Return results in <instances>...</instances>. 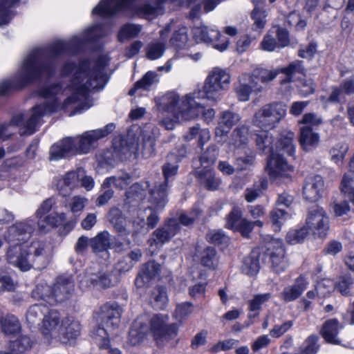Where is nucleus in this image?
Wrapping results in <instances>:
<instances>
[{"mask_svg": "<svg viewBox=\"0 0 354 354\" xmlns=\"http://www.w3.org/2000/svg\"><path fill=\"white\" fill-rule=\"evenodd\" d=\"M107 65L105 57L96 62L90 59L65 62L60 75L67 77L68 82L57 81L39 88L38 95L45 102L35 106L27 113L15 115L9 124L0 125V140L8 139L14 133L15 126L19 127L21 135L33 134L41 124L42 118L53 113L68 111L74 107L70 114L72 115L88 110L93 106L90 93L103 89L108 81L104 71Z\"/></svg>", "mask_w": 354, "mask_h": 354, "instance_id": "nucleus-1", "label": "nucleus"}, {"mask_svg": "<svg viewBox=\"0 0 354 354\" xmlns=\"http://www.w3.org/2000/svg\"><path fill=\"white\" fill-rule=\"evenodd\" d=\"M35 227L36 222L29 218L12 225L4 235L7 241L13 243L7 250L6 260L22 272L28 271L33 267L37 269L46 267L52 255V248L46 242L35 241L29 245L26 244Z\"/></svg>", "mask_w": 354, "mask_h": 354, "instance_id": "nucleus-3", "label": "nucleus"}, {"mask_svg": "<svg viewBox=\"0 0 354 354\" xmlns=\"http://www.w3.org/2000/svg\"><path fill=\"white\" fill-rule=\"evenodd\" d=\"M257 149L262 153L274 154L278 151H282L289 156H292L295 151V147L293 144L295 134L288 131L281 135L278 142L273 145V138L268 130L259 131L254 135Z\"/></svg>", "mask_w": 354, "mask_h": 354, "instance_id": "nucleus-8", "label": "nucleus"}, {"mask_svg": "<svg viewBox=\"0 0 354 354\" xmlns=\"http://www.w3.org/2000/svg\"><path fill=\"white\" fill-rule=\"evenodd\" d=\"M32 345L30 338L26 335L10 342L9 348L12 354H24L29 351Z\"/></svg>", "mask_w": 354, "mask_h": 354, "instance_id": "nucleus-53", "label": "nucleus"}, {"mask_svg": "<svg viewBox=\"0 0 354 354\" xmlns=\"http://www.w3.org/2000/svg\"><path fill=\"white\" fill-rule=\"evenodd\" d=\"M319 141V134L313 131L312 127L303 126L300 128L299 142L304 151H308L317 148Z\"/></svg>", "mask_w": 354, "mask_h": 354, "instance_id": "nucleus-34", "label": "nucleus"}, {"mask_svg": "<svg viewBox=\"0 0 354 354\" xmlns=\"http://www.w3.org/2000/svg\"><path fill=\"white\" fill-rule=\"evenodd\" d=\"M184 139L187 141H192L194 139H198V145L203 147L211 138L210 131L207 129H200L199 126H195L189 128V131L183 136Z\"/></svg>", "mask_w": 354, "mask_h": 354, "instance_id": "nucleus-42", "label": "nucleus"}, {"mask_svg": "<svg viewBox=\"0 0 354 354\" xmlns=\"http://www.w3.org/2000/svg\"><path fill=\"white\" fill-rule=\"evenodd\" d=\"M172 28V24H167L160 31V39L149 43L145 47L146 57L150 60L160 59L166 49V41Z\"/></svg>", "mask_w": 354, "mask_h": 354, "instance_id": "nucleus-26", "label": "nucleus"}, {"mask_svg": "<svg viewBox=\"0 0 354 354\" xmlns=\"http://www.w3.org/2000/svg\"><path fill=\"white\" fill-rule=\"evenodd\" d=\"M160 270V265L155 261H149L143 265L135 280L138 288H144L151 279L156 278Z\"/></svg>", "mask_w": 354, "mask_h": 354, "instance_id": "nucleus-33", "label": "nucleus"}, {"mask_svg": "<svg viewBox=\"0 0 354 354\" xmlns=\"http://www.w3.org/2000/svg\"><path fill=\"white\" fill-rule=\"evenodd\" d=\"M308 234L309 233L305 226L299 229L291 230L286 235V241L291 245L300 243L304 241Z\"/></svg>", "mask_w": 354, "mask_h": 354, "instance_id": "nucleus-62", "label": "nucleus"}, {"mask_svg": "<svg viewBox=\"0 0 354 354\" xmlns=\"http://www.w3.org/2000/svg\"><path fill=\"white\" fill-rule=\"evenodd\" d=\"M309 284L307 279L301 275L297 277L292 286L286 287L281 293V298L286 302H290L298 299Z\"/></svg>", "mask_w": 354, "mask_h": 354, "instance_id": "nucleus-32", "label": "nucleus"}, {"mask_svg": "<svg viewBox=\"0 0 354 354\" xmlns=\"http://www.w3.org/2000/svg\"><path fill=\"white\" fill-rule=\"evenodd\" d=\"M147 321L146 316H140L133 323L128 337V342L131 345L139 344L145 338L149 330V327L146 324Z\"/></svg>", "mask_w": 354, "mask_h": 354, "instance_id": "nucleus-31", "label": "nucleus"}, {"mask_svg": "<svg viewBox=\"0 0 354 354\" xmlns=\"http://www.w3.org/2000/svg\"><path fill=\"white\" fill-rule=\"evenodd\" d=\"M261 91L262 87L258 83V78L250 73L241 74L234 87L236 96L240 102H248L252 94H258Z\"/></svg>", "mask_w": 354, "mask_h": 354, "instance_id": "nucleus-18", "label": "nucleus"}, {"mask_svg": "<svg viewBox=\"0 0 354 354\" xmlns=\"http://www.w3.org/2000/svg\"><path fill=\"white\" fill-rule=\"evenodd\" d=\"M188 29L185 26L179 27L174 32L170 39L171 44L176 48H183L188 41Z\"/></svg>", "mask_w": 354, "mask_h": 354, "instance_id": "nucleus-60", "label": "nucleus"}, {"mask_svg": "<svg viewBox=\"0 0 354 354\" xmlns=\"http://www.w3.org/2000/svg\"><path fill=\"white\" fill-rule=\"evenodd\" d=\"M286 115V106L281 102L266 104L259 109L252 118V124L263 130L277 127Z\"/></svg>", "mask_w": 354, "mask_h": 354, "instance_id": "nucleus-10", "label": "nucleus"}, {"mask_svg": "<svg viewBox=\"0 0 354 354\" xmlns=\"http://www.w3.org/2000/svg\"><path fill=\"white\" fill-rule=\"evenodd\" d=\"M194 311V305L191 302H183L176 306L174 316L178 321H182Z\"/></svg>", "mask_w": 354, "mask_h": 354, "instance_id": "nucleus-64", "label": "nucleus"}, {"mask_svg": "<svg viewBox=\"0 0 354 354\" xmlns=\"http://www.w3.org/2000/svg\"><path fill=\"white\" fill-rule=\"evenodd\" d=\"M272 297L271 293L267 292L263 294H258L254 296L253 299L249 301L248 319H253L259 315L261 305L268 301Z\"/></svg>", "mask_w": 354, "mask_h": 354, "instance_id": "nucleus-48", "label": "nucleus"}, {"mask_svg": "<svg viewBox=\"0 0 354 354\" xmlns=\"http://www.w3.org/2000/svg\"><path fill=\"white\" fill-rule=\"evenodd\" d=\"M19 0H0V25L8 24L12 19V8Z\"/></svg>", "mask_w": 354, "mask_h": 354, "instance_id": "nucleus-56", "label": "nucleus"}, {"mask_svg": "<svg viewBox=\"0 0 354 354\" xmlns=\"http://www.w3.org/2000/svg\"><path fill=\"white\" fill-rule=\"evenodd\" d=\"M151 302L153 308L156 309H162L167 304L168 297L167 292L162 287L156 288L151 296Z\"/></svg>", "mask_w": 354, "mask_h": 354, "instance_id": "nucleus-58", "label": "nucleus"}, {"mask_svg": "<svg viewBox=\"0 0 354 354\" xmlns=\"http://www.w3.org/2000/svg\"><path fill=\"white\" fill-rule=\"evenodd\" d=\"M354 284V272H346L341 274L335 284V288L344 296H351V288Z\"/></svg>", "mask_w": 354, "mask_h": 354, "instance_id": "nucleus-45", "label": "nucleus"}, {"mask_svg": "<svg viewBox=\"0 0 354 354\" xmlns=\"http://www.w3.org/2000/svg\"><path fill=\"white\" fill-rule=\"evenodd\" d=\"M115 129L112 123L107 124L102 129L88 131L80 136L73 138L75 140V149L76 154H85L95 148L99 139L108 136Z\"/></svg>", "mask_w": 354, "mask_h": 354, "instance_id": "nucleus-14", "label": "nucleus"}, {"mask_svg": "<svg viewBox=\"0 0 354 354\" xmlns=\"http://www.w3.org/2000/svg\"><path fill=\"white\" fill-rule=\"evenodd\" d=\"M110 32V27L95 25L68 41L58 40L47 48L34 49L24 58L15 75L0 83V95H6L12 90L53 77L59 55L76 53L88 42L95 41Z\"/></svg>", "mask_w": 354, "mask_h": 354, "instance_id": "nucleus-2", "label": "nucleus"}, {"mask_svg": "<svg viewBox=\"0 0 354 354\" xmlns=\"http://www.w3.org/2000/svg\"><path fill=\"white\" fill-rule=\"evenodd\" d=\"M168 160L169 161H173L175 160V162H167L165 163L162 167V172L165 176V181L163 183H161L158 185H155V187L152 189H156V191L164 188L165 189V195L167 196V180L171 178L172 176H175L177 174L178 166L177 165V162L180 160V158L177 157V156L173 152L171 153L168 156Z\"/></svg>", "mask_w": 354, "mask_h": 354, "instance_id": "nucleus-38", "label": "nucleus"}, {"mask_svg": "<svg viewBox=\"0 0 354 354\" xmlns=\"http://www.w3.org/2000/svg\"><path fill=\"white\" fill-rule=\"evenodd\" d=\"M84 175V169L78 168L66 172L56 180V187L62 196H68L72 191L80 187V178Z\"/></svg>", "mask_w": 354, "mask_h": 354, "instance_id": "nucleus-23", "label": "nucleus"}, {"mask_svg": "<svg viewBox=\"0 0 354 354\" xmlns=\"http://www.w3.org/2000/svg\"><path fill=\"white\" fill-rule=\"evenodd\" d=\"M222 0H171L176 6L191 8L189 17L194 19L201 13L203 1L204 11H212ZM167 0H109V17L124 13L128 17L138 16L151 19L163 13Z\"/></svg>", "mask_w": 354, "mask_h": 354, "instance_id": "nucleus-4", "label": "nucleus"}, {"mask_svg": "<svg viewBox=\"0 0 354 354\" xmlns=\"http://www.w3.org/2000/svg\"><path fill=\"white\" fill-rule=\"evenodd\" d=\"M259 252L257 250H252L243 261L242 272L247 275L254 276L259 272Z\"/></svg>", "mask_w": 354, "mask_h": 354, "instance_id": "nucleus-40", "label": "nucleus"}, {"mask_svg": "<svg viewBox=\"0 0 354 354\" xmlns=\"http://www.w3.org/2000/svg\"><path fill=\"white\" fill-rule=\"evenodd\" d=\"M158 135L159 129L157 127L152 124L146 126L141 133L142 145H139L138 140L128 138L125 142L126 146H122L120 151L126 156L133 154L137 157L142 154L145 157H149L154 153L156 139Z\"/></svg>", "mask_w": 354, "mask_h": 354, "instance_id": "nucleus-9", "label": "nucleus"}, {"mask_svg": "<svg viewBox=\"0 0 354 354\" xmlns=\"http://www.w3.org/2000/svg\"><path fill=\"white\" fill-rule=\"evenodd\" d=\"M340 189L354 205V171H350L349 167L348 172L344 174L342 179Z\"/></svg>", "mask_w": 354, "mask_h": 354, "instance_id": "nucleus-47", "label": "nucleus"}, {"mask_svg": "<svg viewBox=\"0 0 354 354\" xmlns=\"http://www.w3.org/2000/svg\"><path fill=\"white\" fill-rule=\"evenodd\" d=\"M149 187L148 183L146 182L143 185L140 183H134L131 186L129 189L126 192V196L129 201H142L146 195V188Z\"/></svg>", "mask_w": 354, "mask_h": 354, "instance_id": "nucleus-59", "label": "nucleus"}, {"mask_svg": "<svg viewBox=\"0 0 354 354\" xmlns=\"http://www.w3.org/2000/svg\"><path fill=\"white\" fill-rule=\"evenodd\" d=\"M88 204V199L84 196L77 195L69 198L65 207L76 218L80 216L85 207Z\"/></svg>", "mask_w": 354, "mask_h": 354, "instance_id": "nucleus-46", "label": "nucleus"}, {"mask_svg": "<svg viewBox=\"0 0 354 354\" xmlns=\"http://www.w3.org/2000/svg\"><path fill=\"white\" fill-rule=\"evenodd\" d=\"M66 219V215L64 213L53 212L46 215L43 218L37 221V226L40 232L46 233L50 228H53L61 225Z\"/></svg>", "mask_w": 354, "mask_h": 354, "instance_id": "nucleus-39", "label": "nucleus"}, {"mask_svg": "<svg viewBox=\"0 0 354 354\" xmlns=\"http://www.w3.org/2000/svg\"><path fill=\"white\" fill-rule=\"evenodd\" d=\"M62 318L59 312L55 309L48 308L39 324V330L44 339L49 343L56 342L59 337Z\"/></svg>", "mask_w": 354, "mask_h": 354, "instance_id": "nucleus-16", "label": "nucleus"}, {"mask_svg": "<svg viewBox=\"0 0 354 354\" xmlns=\"http://www.w3.org/2000/svg\"><path fill=\"white\" fill-rule=\"evenodd\" d=\"M142 30V26L135 24H127L123 25L118 32V38L119 41L123 42L125 40L133 39L139 35Z\"/></svg>", "mask_w": 354, "mask_h": 354, "instance_id": "nucleus-51", "label": "nucleus"}, {"mask_svg": "<svg viewBox=\"0 0 354 354\" xmlns=\"http://www.w3.org/2000/svg\"><path fill=\"white\" fill-rule=\"evenodd\" d=\"M268 12L266 10L260 8L258 6H254V10L251 13V18L253 21L252 29L258 32L259 35L267 22Z\"/></svg>", "mask_w": 354, "mask_h": 354, "instance_id": "nucleus-50", "label": "nucleus"}, {"mask_svg": "<svg viewBox=\"0 0 354 354\" xmlns=\"http://www.w3.org/2000/svg\"><path fill=\"white\" fill-rule=\"evenodd\" d=\"M279 70V73H283L286 75L285 80H282V83L286 82H291L292 76L296 73H302L304 68L301 65V62L297 61L292 62L287 67L281 68Z\"/></svg>", "mask_w": 354, "mask_h": 354, "instance_id": "nucleus-63", "label": "nucleus"}, {"mask_svg": "<svg viewBox=\"0 0 354 354\" xmlns=\"http://www.w3.org/2000/svg\"><path fill=\"white\" fill-rule=\"evenodd\" d=\"M241 216V210L234 207L227 216L225 226L228 229L240 232L243 236L248 237L254 228V223Z\"/></svg>", "mask_w": 354, "mask_h": 354, "instance_id": "nucleus-24", "label": "nucleus"}, {"mask_svg": "<svg viewBox=\"0 0 354 354\" xmlns=\"http://www.w3.org/2000/svg\"><path fill=\"white\" fill-rule=\"evenodd\" d=\"M206 97H187V94L181 100L178 93L171 91L161 97L155 98L156 106L159 111L160 124L166 129L172 130L176 124L183 120H189L203 115L208 124L215 116L214 109H205L197 100Z\"/></svg>", "mask_w": 354, "mask_h": 354, "instance_id": "nucleus-5", "label": "nucleus"}, {"mask_svg": "<svg viewBox=\"0 0 354 354\" xmlns=\"http://www.w3.org/2000/svg\"><path fill=\"white\" fill-rule=\"evenodd\" d=\"M53 288L46 283L37 284L32 292V297L35 299H43L50 304H53Z\"/></svg>", "mask_w": 354, "mask_h": 354, "instance_id": "nucleus-49", "label": "nucleus"}, {"mask_svg": "<svg viewBox=\"0 0 354 354\" xmlns=\"http://www.w3.org/2000/svg\"><path fill=\"white\" fill-rule=\"evenodd\" d=\"M168 320L169 316L164 314H156L150 320V329L158 346H174L177 343L179 325H167Z\"/></svg>", "mask_w": 354, "mask_h": 354, "instance_id": "nucleus-11", "label": "nucleus"}, {"mask_svg": "<svg viewBox=\"0 0 354 354\" xmlns=\"http://www.w3.org/2000/svg\"><path fill=\"white\" fill-rule=\"evenodd\" d=\"M249 143V129L245 126L238 127L232 131L228 145L234 149H245Z\"/></svg>", "mask_w": 354, "mask_h": 354, "instance_id": "nucleus-37", "label": "nucleus"}, {"mask_svg": "<svg viewBox=\"0 0 354 354\" xmlns=\"http://www.w3.org/2000/svg\"><path fill=\"white\" fill-rule=\"evenodd\" d=\"M158 82V75L156 72L148 71L143 77L138 81L134 87L129 91L130 95H133L136 90L142 88L148 90L155 83Z\"/></svg>", "mask_w": 354, "mask_h": 354, "instance_id": "nucleus-54", "label": "nucleus"}, {"mask_svg": "<svg viewBox=\"0 0 354 354\" xmlns=\"http://www.w3.org/2000/svg\"><path fill=\"white\" fill-rule=\"evenodd\" d=\"M50 154L51 160H53L77 155L75 149V140L73 137H68L54 144L50 147Z\"/></svg>", "mask_w": 354, "mask_h": 354, "instance_id": "nucleus-30", "label": "nucleus"}, {"mask_svg": "<svg viewBox=\"0 0 354 354\" xmlns=\"http://www.w3.org/2000/svg\"><path fill=\"white\" fill-rule=\"evenodd\" d=\"M324 182L321 176L316 175L306 178L303 187L304 198L309 201H317L322 196Z\"/></svg>", "mask_w": 354, "mask_h": 354, "instance_id": "nucleus-29", "label": "nucleus"}, {"mask_svg": "<svg viewBox=\"0 0 354 354\" xmlns=\"http://www.w3.org/2000/svg\"><path fill=\"white\" fill-rule=\"evenodd\" d=\"M49 308L43 304H35L30 306L27 310L26 317L30 326L39 324Z\"/></svg>", "mask_w": 354, "mask_h": 354, "instance_id": "nucleus-44", "label": "nucleus"}, {"mask_svg": "<svg viewBox=\"0 0 354 354\" xmlns=\"http://www.w3.org/2000/svg\"><path fill=\"white\" fill-rule=\"evenodd\" d=\"M111 236L106 230L101 232L95 237L90 239V246L93 252L96 254L104 252L107 255L108 250L111 248Z\"/></svg>", "mask_w": 354, "mask_h": 354, "instance_id": "nucleus-36", "label": "nucleus"}, {"mask_svg": "<svg viewBox=\"0 0 354 354\" xmlns=\"http://www.w3.org/2000/svg\"><path fill=\"white\" fill-rule=\"evenodd\" d=\"M132 181V178L129 174L125 172H120L115 176L106 178L102 184V188L111 187V185L120 189H124Z\"/></svg>", "mask_w": 354, "mask_h": 354, "instance_id": "nucleus-43", "label": "nucleus"}, {"mask_svg": "<svg viewBox=\"0 0 354 354\" xmlns=\"http://www.w3.org/2000/svg\"><path fill=\"white\" fill-rule=\"evenodd\" d=\"M239 113L227 110L220 114L218 127L215 129V137L218 142H222L229 131L240 120Z\"/></svg>", "mask_w": 354, "mask_h": 354, "instance_id": "nucleus-27", "label": "nucleus"}, {"mask_svg": "<svg viewBox=\"0 0 354 354\" xmlns=\"http://www.w3.org/2000/svg\"><path fill=\"white\" fill-rule=\"evenodd\" d=\"M343 326L337 319H330L324 322L321 330V335L325 341L332 344H340L341 341L337 337Z\"/></svg>", "mask_w": 354, "mask_h": 354, "instance_id": "nucleus-35", "label": "nucleus"}, {"mask_svg": "<svg viewBox=\"0 0 354 354\" xmlns=\"http://www.w3.org/2000/svg\"><path fill=\"white\" fill-rule=\"evenodd\" d=\"M217 155V147L214 145H210L201 156V167L198 168L195 171L196 176L209 190L212 191L218 189L221 184V178L215 176L212 168Z\"/></svg>", "mask_w": 354, "mask_h": 354, "instance_id": "nucleus-12", "label": "nucleus"}, {"mask_svg": "<svg viewBox=\"0 0 354 354\" xmlns=\"http://www.w3.org/2000/svg\"><path fill=\"white\" fill-rule=\"evenodd\" d=\"M266 170L272 179L277 180L291 177L294 168L281 155L276 153L268 158Z\"/></svg>", "mask_w": 354, "mask_h": 354, "instance_id": "nucleus-21", "label": "nucleus"}, {"mask_svg": "<svg viewBox=\"0 0 354 354\" xmlns=\"http://www.w3.org/2000/svg\"><path fill=\"white\" fill-rule=\"evenodd\" d=\"M231 75L224 68H213L208 73L202 90H195L187 94V97H206L208 100L219 101L230 88Z\"/></svg>", "mask_w": 354, "mask_h": 354, "instance_id": "nucleus-7", "label": "nucleus"}, {"mask_svg": "<svg viewBox=\"0 0 354 354\" xmlns=\"http://www.w3.org/2000/svg\"><path fill=\"white\" fill-rule=\"evenodd\" d=\"M290 218L288 213L281 209H274L270 212V218L273 230L276 232L281 230V225Z\"/></svg>", "mask_w": 354, "mask_h": 354, "instance_id": "nucleus-61", "label": "nucleus"}, {"mask_svg": "<svg viewBox=\"0 0 354 354\" xmlns=\"http://www.w3.org/2000/svg\"><path fill=\"white\" fill-rule=\"evenodd\" d=\"M20 330L21 324L16 316L8 315L3 318L0 311V332L3 331L6 335H15Z\"/></svg>", "mask_w": 354, "mask_h": 354, "instance_id": "nucleus-41", "label": "nucleus"}, {"mask_svg": "<svg viewBox=\"0 0 354 354\" xmlns=\"http://www.w3.org/2000/svg\"><path fill=\"white\" fill-rule=\"evenodd\" d=\"M308 233L318 237L326 236L329 230V219L322 207H312L306 219V226Z\"/></svg>", "mask_w": 354, "mask_h": 354, "instance_id": "nucleus-17", "label": "nucleus"}, {"mask_svg": "<svg viewBox=\"0 0 354 354\" xmlns=\"http://www.w3.org/2000/svg\"><path fill=\"white\" fill-rule=\"evenodd\" d=\"M122 313L117 303H107L102 306L94 314L97 326L91 332V337L100 348H109L108 330L118 327Z\"/></svg>", "mask_w": 354, "mask_h": 354, "instance_id": "nucleus-6", "label": "nucleus"}, {"mask_svg": "<svg viewBox=\"0 0 354 354\" xmlns=\"http://www.w3.org/2000/svg\"><path fill=\"white\" fill-rule=\"evenodd\" d=\"M82 326L80 321L73 316H66L62 318L59 337L56 342L66 344H74L75 340L80 336Z\"/></svg>", "mask_w": 354, "mask_h": 354, "instance_id": "nucleus-19", "label": "nucleus"}, {"mask_svg": "<svg viewBox=\"0 0 354 354\" xmlns=\"http://www.w3.org/2000/svg\"><path fill=\"white\" fill-rule=\"evenodd\" d=\"M74 282L71 277L61 276L58 277L53 287L54 302H62L68 299L74 292Z\"/></svg>", "mask_w": 354, "mask_h": 354, "instance_id": "nucleus-28", "label": "nucleus"}, {"mask_svg": "<svg viewBox=\"0 0 354 354\" xmlns=\"http://www.w3.org/2000/svg\"><path fill=\"white\" fill-rule=\"evenodd\" d=\"M285 249L281 240L274 239L267 245L266 255L269 257L274 272L280 273L288 267Z\"/></svg>", "mask_w": 354, "mask_h": 354, "instance_id": "nucleus-22", "label": "nucleus"}, {"mask_svg": "<svg viewBox=\"0 0 354 354\" xmlns=\"http://www.w3.org/2000/svg\"><path fill=\"white\" fill-rule=\"evenodd\" d=\"M349 146L346 142L335 144L330 150V159L337 165H342Z\"/></svg>", "mask_w": 354, "mask_h": 354, "instance_id": "nucleus-52", "label": "nucleus"}, {"mask_svg": "<svg viewBox=\"0 0 354 354\" xmlns=\"http://www.w3.org/2000/svg\"><path fill=\"white\" fill-rule=\"evenodd\" d=\"M217 262L218 257L214 248L207 247L201 252V263L203 266L214 269L217 265Z\"/></svg>", "mask_w": 354, "mask_h": 354, "instance_id": "nucleus-57", "label": "nucleus"}, {"mask_svg": "<svg viewBox=\"0 0 354 354\" xmlns=\"http://www.w3.org/2000/svg\"><path fill=\"white\" fill-rule=\"evenodd\" d=\"M80 288L86 290L90 288H107L113 285L111 274L107 272H86L80 276Z\"/></svg>", "mask_w": 354, "mask_h": 354, "instance_id": "nucleus-25", "label": "nucleus"}, {"mask_svg": "<svg viewBox=\"0 0 354 354\" xmlns=\"http://www.w3.org/2000/svg\"><path fill=\"white\" fill-rule=\"evenodd\" d=\"M192 33L197 43L207 44L220 52L225 50L228 47V39L222 35L215 26L203 24L196 26L192 29Z\"/></svg>", "mask_w": 354, "mask_h": 354, "instance_id": "nucleus-13", "label": "nucleus"}, {"mask_svg": "<svg viewBox=\"0 0 354 354\" xmlns=\"http://www.w3.org/2000/svg\"><path fill=\"white\" fill-rule=\"evenodd\" d=\"M148 201L150 205L148 208L151 213L147 216V225L149 228H153L158 223L159 218L157 213L162 211L166 206L167 200L165 195V189L161 188L158 190L150 189Z\"/></svg>", "mask_w": 354, "mask_h": 354, "instance_id": "nucleus-20", "label": "nucleus"}, {"mask_svg": "<svg viewBox=\"0 0 354 354\" xmlns=\"http://www.w3.org/2000/svg\"><path fill=\"white\" fill-rule=\"evenodd\" d=\"M180 230L178 221L175 218L169 219L165 224L155 230L148 240L149 252L156 254L162 245L168 242Z\"/></svg>", "mask_w": 354, "mask_h": 354, "instance_id": "nucleus-15", "label": "nucleus"}, {"mask_svg": "<svg viewBox=\"0 0 354 354\" xmlns=\"http://www.w3.org/2000/svg\"><path fill=\"white\" fill-rule=\"evenodd\" d=\"M109 218L111 223L118 233L126 234L127 220L119 209H112L109 214Z\"/></svg>", "mask_w": 354, "mask_h": 354, "instance_id": "nucleus-55", "label": "nucleus"}]
</instances>
